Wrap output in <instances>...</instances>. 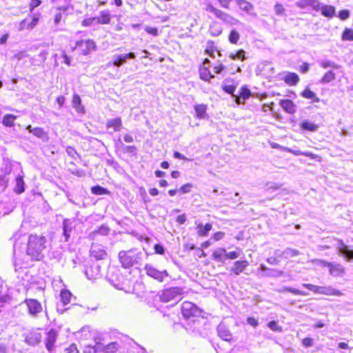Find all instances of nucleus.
<instances>
[{
    "mask_svg": "<svg viewBox=\"0 0 353 353\" xmlns=\"http://www.w3.org/2000/svg\"><path fill=\"white\" fill-rule=\"evenodd\" d=\"M302 286L316 294L338 296L343 295L341 291L332 286H318L310 283H303Z\"/></svg>",
    "mask_w": 353,
    "mask_h": 353,
    "instance_id": "4",
    "label": "nucleus"
},
{
    "mask_svg": "<svg viewBox=\"0 0 353 353\" xmlns=\"http://www.w3.org/2000/svg\"><path fill=\"white\" fill-rule=\"evenodd\" d=\"M71 296L72 294L68 290H62L61 292L60 296L63 305L70 303Z\"/></svg>",
    "mask_w": 353,
    "mask_h": 353,
    "instance_id": "47",
    "label": "nucleus"
},
{
    "mask_svg": "<svg viewBox=\"0 0 353 353\" xmlns=\"http://www.w3.org/2000/svg\"><path fill=\"white\" fill-rule=\"evenodd\" d=\"M65 150H66L67 154L70 157H72L74 159H77V157L78 156V153H77V152L76 151V150L73 147L68 146L66 148Z\"/></svg>",
    "mask_w": 353,
    "mask_h": 353,
    "instance_id": "62",
    "label": "nucleus"
},
{
    "mask_svg": "<svg viewBox=\"0 0 353 353\" xmlns=\"http://www.w3.org/2000/svg\"><path fill=\"white\" fill-rule=\"evenodd\" d=\"M96 48L95 43L90 39L81 40L76 42L74 50H77L83 55L90 54Z\"/></svg>",
    "mask_w": 353,
    "mask_h": 353,
    "instance_id": "7",
    "label": "nucleus"
},
{
    "mask_svg": "<svg viewBox=\"0 0 353 353\" xmlns=\"http://www.w3.org/2000/svg\"><path fill=\"white\" fill-rule=\"evenodd\" d=\"M301 96L306 99H313L315 102L320 101L319 98L316 96V94L308 88L302 92Z\"/></svg>",
    "mask_w": 353,
    "mask_h": 353,
    "instance_id": "42",
    "label": "nucleus"
},
{
    "mask_svg": "<svg viewBox=\"0 0 353 353\" xmlns=\"http://www.w3.org/2000/svg\"><path fill=\"white\" fill-rule=\"evenodd\" d=\"M39 21V16L34 14L32 16V20L28 21L27 19L21 21L19 23V30H23L25 28L32 29L34 28Z\"/></svg>",
    "mask_w": 353,
    "mask_h": 353,
    "instance_id": "22",
    "label": "nucleus"
},
{
    "mask_svg": "<svg viewBox=\"0 0 353 353\" xmlns=\"http://www.w3.org/2000/svg\"><path fill=\"white\" fill-rule=\"evenodd\" d=\"M336 78L335 74L332 71L327 72L323 77L321 78L320 82L323 84L328 83Z\"/></svg>",
    "mask_w": 353,
    "mask_h": 353,
    "instance_id": "43",
    "label": "nucleus"
},
{
    "mask_svg": "<svg viewBox=\"0 0 353 353\" xmlns=\"http://www.w3.org/2000/svg\"><path fill=\"white\" fill-rule=\"evenodd\" d=\"M16 119V116L11 114H7L4 116L2 120V123L6 127H12L14 125V122Z\"/></svg>",
    "mask_w": 353,
    "mask_h": 353,
    "instance_id": "41",
    "label": "nucleus"
},
{
    "mask_svg": "<svg viewBox=\"0 0 353 353\" xmlns=\"http://www.w3.org/2000/svg\"><path fill=\"white\" fill-rule=\"evenodd\" d=\"M194 110L198 118L204 119L206 114L207 105L204 104L196 105Z\"/></svg>",
    "mask_w": 353,
    "mask_h": 353,
    "instance_id": "38",
    "label": "nucleus"
},
{
    "mask_svg": "<svg viewBox=\"0 0 353 353\" xmlns=\"http://www.w3.org/2000/svg\"><path fill=\"white\" fill-rule=\"evenodd\" d=\"M106 128H112L113 132H119L121 130L122 128V121L120 117H117L114 119H111L108 120L106 123Z\"/></svg>",
    "mask_w": 353,
    "mask_h": 353,
    "instance_id": "26",
    "label": "nucleus"
},
{
    "mask_svg": "<svg viewBox=\"0 0 353 353\" xmlns=\"http://www.w3.org/2000/svg\"><path fill=\"white\" fill-rule=\"evenodd\" d=\"M136 54L134 52H130L124 54H115L112 57V64L116 67H120L125 63L127 59H135Z\"/></svg>",
    "mask_w": 353,
    "mask_h": 353,
    "instance_id": "17",
    "label": "nucleus"
},
{
    "mask_svg": "<svg viewBox=\"0 0 353 353\" xmlns=\"http://www.w3.org/2000/svg\"><path fill=\"white\" fill-rule=\"evenodd\" d=\"M96 23L100 24H108L110 22L111 17L109 10L100 12L99 15L95 17Z\"/></svg>",
    "mask_w": 353,
    "mask_h": 353,
    "instance_id": "29",
    "label": "nucleus"
},
{
    "mask_svg": "<svg viewBox=\"0 0 353 353\" xmlns=\"http://www.w3.org/2000/svg\"><path fill=\"white\" fill-rule=\"evenodd\" d=\"M280 105L289 114H294L296 112V105L290 99H282L280 101Z\"/></svg>",
    "mask_w": 353,
    "mask_h": 353,
    "instance_id": "27",
    "label": "nucleus"
},
{
    "mask_svg": "<svg viewBox=\"0 0 353 353\" xmlns=\"http://www.w3.org/2000/svg\"><path fill=\"white\" fill-rule=\"evenodd\" d=\"M240 35L239 32L236 30H232L229 34V41L231 43L236 44L239 39Z\"/></svg>",
    "mask_w": 353,
    "mask_h": 353,
    "instance_id": "49",
    "label": "nucleus"
},
{
    "mask_svg": "<svg viewBox=\"0 0 353 353\" xmlns=\"http://www.w3.org/2000/svg\"><path fill=\"white\" fill-rule=\"evenodd\" d=\"M51 2L57 10L66 12L70 6L71 0H51Z\"/></svg>",
    "mask_w": 353,
    "mask_h": 353,
    "instance_id": "28",
    "label": "nucleus"
},
{
    "mask_svg": "<svg viewBox=\"0 0 353 353\" xmlns=\"http://www.w3.org/2000/svg\"><path fill=\"white\" fill-rule=\"evenodd\" d=\"M284 81L290 85H295L299 81V76L294 72H288L283 77Z\"/></svg>",
    "mask_w": 353,
    "mask_h": 353,
    "instance_id": "32",
    "label": "nucleus"
},
{
    "mask_svg": "<svg viewBox=\"0 0 353 353\" xmlns=\"http://www.w3.org/2000/svg\"><path fill=\"white\" fill-rule=\"evenodd\" d=\"M46 239L42 235L30 234L26 246V254L34 261L44 258L43 251L46 248Z\"/></svg>",
    "mask_w": 353,
    "mask_h": 353,
    "instance_id": "1",
    "label": "nucleus"
},
{
    "mask_svg": "<svg viewBox=\"0 0 353 353\" xmlns=\"http://www.w3.org/2000/svg\"><path fill=\"white\" fill-rule=\"evenodd\" d=\"M214 14L219 19L224 21H227L228 19L229 18V15L228 13L226 12H223L222 10H219V9H216Z\"/></svg>",
    "mask_w": 353,
    "mask_h": 353,
    "instance_id": "59",
    "label": "nucleus"
},
{
    "mask_svg": "<svg viewBox=\"0 0 353 353\" xmlns=\"http://www.w3.org/2000/svg\"><path fill=\"white\" fill-rule=\"evenodd\" d=\"M90 256L96 260H103L107 256V252L103 245L93 243L90 248Z\"/></svg>",
    "mask_w": 353,
    "mask_h": 353,
    "instance_id": "15",
    "label": "nucleus"
},
{
    "mask_svg": "<svg viewBox=\"0 0 353 353\" xmlns=\"http://www.w3.org/2000/svg\"><path fill=\"white\" fill-rule=\"evenodd\" d=\"M235 1L241 10L254 17L256 16V14L253 12L254 6L251 3L245 0H236Z\"/></svg>",
    "mask_w": 353,
    "mask_h": 353,
    "instance_id": "23",
    "label": "nucleus"
},
{
    "mask_svg": "<svg viewBox=\"0 0 353 353\" xmlns=\"http://www.w3.org/2000/svg\"><path fill=\"white\" fill-rule=\"evenodd\" d=\"M295 5L301 8L305 9L307 7H311L313 10H315L316 6H319L318 0H298L296 1Z\"/></svg>",
    "mask_w": 353,
    "mask_h": 353,
    "instance_id": "25",
    "label": "nucleus"
},
{
    "mask_svg": "<svg viewBox=\"0 0 353 353\" xmlns=\"http://www.w3.org/2000/svg\"><path fill=\"white\" fill-rule=\"evenodd\" d=\"M301 128L304 130L315 132L319 129V125L309 121H304L301 123Z\"/></svg>",
    "mask_w": 353,
    "mask_h": 353,
    "instance_id": "37",
    "label": "nucleus"
},
{
    "mask_svg": "<svg viewBox=\"0 0 353 353\" xmlns=\"http://www.w3.org/2000/svg\"><path fill=\"white\" fill-rule=\"evenodd\" d=\"M144 270L147 276L155 279L156 281L162 283L170 275L167 270H159L153 265L146 263L144 267Z\"/></svg>",
    "mask_w": 353,
    "mask_h": 353,
    "instance_id": "6",
    "label": "nucleus"
},
{
    "mask_svg": "<svg viewBox=\"0 0 353 353\" xmlns=\"http://www.w3.org/2000/svg\"><path fill=\"white\" fill-rule=\"evenodd\" d=\"M192 183H186L183 185H182L179 189V192L181 194H187L190 192L192 188Z\"/></svg>",
    "mask_w": 353,
    "mask_h": 353,
    "instance_id": "60",
    "label": "nucleus"
},
{
    "mask_svg": "<svg viewBox=\"0 0 353 353\" xmlns=\"http://www.w3.org/2000/svg\"><path fill=\"white\" fill-rule=\"evenodd\" d=\"M249 265V263L246 260L236 261L234 263L233 266L230 268V271L235 275L238 276L243 272L245 269Z\"/></svg>",
    "mask_w": 353,
    "mask_h": 353,
    "instance_id": "21",
    "label": "nucleus"
},
{
    "mask_svg": "<svg viewBox=\"0 0 353 353\" xmlns=\"http://www.w3.org/2000/svg\"><path fill=\"white\" fill-rule=\"evenodd\" d=\"M85 274L90 280L99 278L101 276V265L97 262H92L86 267Z\"/></svg>",
    "mask_w": 353,
    "mask_h": 353,
    "instance_id": "11",
    "label": "nucleus"
},
{
    "mask_svg": "<svg viewBox=\"0 0 353 353\" xmlns=\"http://www.w3.org/2000/svg\"><path fill=\"white\" fill-rule=\"evenodd\" d=\"M41 333L39 330H34L28 332L25 336V342L32 346L37 345L41 342Z\"/></svg>",
    "mask_w": 353,
    "mask_h": 353,
    "instance_id": "13",
    "label": "nucleus"
},
{
    "mask_svg": "<svg viewBox=\"0 0 353 353\" xmlns=\"http://www.w3.org/2000/svg\"><path fill=\"white\" fill-rule=\"evenodd\" d=\"M200 77L201 79L204 81H209L210 79L214 77V76L211 74L210 72L205 68L200 70Z\"/></svg>",
    "mask_w": 353,
    "mask_h": 353,
    "instance_id": "51",
    "label": "nucleus"
},
{
    "mask_svg": "<svg viewBox=\"0 0 353 353\" xmlns=\"http://www.w3.org/2000/svg\"><path fill=\"white\" fill-rule=\"evenodd\" d=\"M32 134L35 137L42 139L43 141H48V136L47 132L44 131V130L41 128L37 127L34 128L32 130Z\"/></svg>",
    "mask_w": 353,
    "mask_h": 353,
    "instance_id": "34",
    "label": "nucleus"
},
{
    "mask_svg": "<svg viewBox=\"0 0 353 353\" xmlns=\"http://www.w3.org/2000/svg\"><path fill=\"white\" fill-rule=\"evenodd\" d=\"M24 303L28 307V314L32 317H37L43 310L41 303L37 299H26Z\"/></svg>",
    "mask_w": 353,
    "mask_h": 353,
    "instance_id": "9",
    "label": "nucleus"
},
{
    "mask_svg": "<svg viewBox=\"0 0 353 353\" xmlns=\"http://www.w3.org/2000/svg\"><path fill=\"white\" fill-rule=\"evenodd\" d=\"M230 81H232V79H225L223 82L222 88L224 90V92H225L228 94H232L233 96L234 92L236 89V85H232V84H231V85L227 84L228 82H230Z\"/></svg>",
    "mask_w": 353,
    "mask_h": 353,
    "instance_id": "40",
    "label": "nucleus"
},
{
    "mask_svg": "<svg viewBox=\"0 0 353 353\" xmlns=\"http://www.w3.org/2000/svg\"><path fill=\"white\" fill-rule=\"evenodd\" d=\"M286 150L292 152V154H295V155H303V156H305V157H310L311 159H315L316 157V155L313 154V153H311L310 152H302L301 150H295V151H293L290 149H286Z\"/></svg>",
    "mask_w": 353,
    "mask_h": 353,
    "instance_id": "52",
    "label": "nucleus"
},
{
    "mask_svg": "<svg viewBox=\"0 0 353 353\" xmlns=\"http://www.w3.org/2000/svg\"><path fill=\"white\" fill-rule=\"evenodd\" d=\"M26 236L23 235L20 230L16 232L10 240L13 241V250H14V255H16V251L18 248H19V245L21 244V242L23 241H25Z\"/></svg>",
    "mask_w": 353,
    "mask_h": 353,
    "instance_id": "24",
    "label": "nucleus"
},
{
    "mask_svg": "<svg viewBox=\"0 0 353 353\" xmlns=\"http://www.w3.org/2000/svg\"><path fill=\"white\" fill-rule=\"evenodd\" d=\"M110 232V229L108 227H107L105 225H101L98 230H94L92 232L89 234V239L90 240H94L97 239V236L99 234L103 235V236H107Z\"/></svg>",
    "mask_w": 353,
    "mask_h": 353,
    "instance_id": "31",
    "label": "nucleus"
},
{
    "mask_svg": "<svg viewBox=\"0 0 353 353\" xmlns=\"http://www.w3.org/2000/svg\"><path fill=\"white\" fill-rule=\"evenodd\" d=\"M316 11H321V14L327 18H332L336 15L335 7L330 5H324L319 1V6L315 8Z\"/></svg>",
    "mask_w": 353,
    "mask_h": 353,
    "instance_id": "16",
    "label": "nucleus"
},
{
    "mask_svg": "<svg viewBox=\"0 0 353 353\" xmlns=\"http://www.w3.org/2000/svg\"><path fill=\"white\" fill-rule=\"evenodd\" d=\"M25 183L23 181V176H17L16 177V185L14 188V192H16L18 194H21L24 192L25 190Z\"/></svg>",
    "mask_w": 353,
    "mask_h": 353,
    "instance_id": "39",
    "label": "nucleus"
},
{
    "mask_svg": "<svg viewBox=\"0 0 353 353\" xmlns=\"http://www.w3.org/2000/svg\"><path fill=\"white\" fill-rule=\"evenodd\" d=\"M350 12L348 10H342L339 12L338 17L343 21L347 19L350 17Z\"/></svg>",
    "mask_w": 353,
    "mask_h": 353,
    "instance_id": "64",
    "label": "nucleus"
},
{
    "mask_svg": "<svg viewBox=\"0 0 353 353\" xmlns=\"http://www.w3.org/2000/svg\"><path fill=\"white\" fill-rule=\"evenodd\" d=\"M57 334L54 329H51L47 333L45 343L46 347L49 352H51L54 348V343L57 341Z\"/></svg>",
    "mask_w": 353,
    "mask_h": 353,
    "instance_id": "19",
    "label": "nucleus"
},
{
    "mask_svg": "<svg viewBox=\"0 0 353 353\" xmlns=\"http://www.w3.org/2000/svg\"><path fill=\"white\" fill-rule=\"evenodd\" d=\"M182 292L183 289L181 288H169L162 291L160 295V299L164 303L170 301L177 302L181 299Z\"/></svg>",
    "mask_w": 353,
    "mask_h": 353,
    "instance_id": "5",
    "label": "nucleus"
},
{
    "mask_svg": "<svg viewBox=\"0 0 353 353\" xmlns=\"http://www.w3.org/2000/svg\"><path fill=\"white\" fill-rule=\"evenodd\" d=\"M119 345L117 342H112L108 345H104L100 342L96 343L93 347L94 352H103L104 353H117L119 350Z\"/></svg>",
    "mask_w": 353,
    "mask_h": 353,
    "instance_id": "10",
    "label": "nucleus"
},
{
    "mask_svg": "<svg viewBox=\"0 0 353 353\" xmlns=\"http://www.w3.org/2000/svg\"><path fill=\"white\" fill-rule=\"evenodd\" d=\"M274 12L277 15H284L285 14V9L283 6L280 3H276L274 6Z\"/></svg>",
    "mask_w": 353,
    "mask_h": 353,
    "instance_id": "63",
    "label": "nucleus"
},
{
    "mask_svg": "<svg viewBox=\"0 0 353 353\" xmlns=\"http://www.w3.org/2000/svg\"><path fill=\"white\" fill-rule=\"evenodd\" d=\"M342 39L343 41H353V30L350 28H345L342 34Z\"/></svg>",
    "mask_w": 353,
    "mask_h": 353,
    "instance_id": "48",
    "label": "nucleus"
},
{
    "mask_svg": "<svg viewBox=\"0 0 353 353\" xmlns=\"http://www.w3.org/2000/svg\"><path fill=\"white\" fill-rule=\"evenodd\" d=\"M319 263L323 267H327L330 274L333 276H341L345 274L344 267L339 263L327 262L324 260H320Z\"/></svg>",
    "mask_w": 353,
    "mask_h": 353,
    "instance_id": "8",
    "label": "nucleus"
},
{
    "mask_svg": "<svg viewBox=\"0 0 353 353\" xmlns=\"http://www.w3.org/2000/svg\"><path fill=\"white\" fill-rule=\"evenodd\" d=\"M268 326L272 331H276L279 332L282 331V328L278 325L277 322L275 321H270L268 324Z\"/></svg>",
    "mask_w": 353,
    "mask_h": 353,
    "instance_id": "61",
    "label": "nucleus"
},
{
    "mask_svg": "<svg viewBox=\"0 0 353 353\" xmlns=\"http://www.w3.org/2000/svg\"><path fill=\"white\" fill-rule=\"evenodd\" d=\"M217 333L219 336L225 341H231L232 340V334L229 327L223 322L217 326Z\"/></svg>",
    "mask_w": 353,
    "mask_h": 353,
    "instance_id": "18",
    "label": "nucleus"
},
{
    "mask_svg": "<svg viewBox=\"0 0 353 353\" xmlns=\"http://www.w3.org/2000/svg\"><path fill=\"white\" fill-rule=\"evenodd\" d=\"M10 300V296L6 293L0 292V312L4 307L6 303H8Z\"/></svg>",
    "mask_w": 353,
    "mask_h": 353,
    "instance_id": "55",
    "label": "nucleus"
},
{
    "mask_svg": "<svg viewBox=\"0 0 353 353\" xmlns=\"http://www.w3.org/2000/svg\"><path fill=\"white\" fill-rule=\"evenodd\" d=\"M202 312L200 308L191 302H184L181 305V313L183 318L191 322H195L196 318L201 316Z\"/></svg>",
    "mask_w": 353,
    "mask_h": 353,
    "instance_id": "3",
    "label": "nucleus"
},
{
    "mask_svg": "<svg viewBox=\"0 0 353 353\" xmlns=\"http://www.w3.org/2000/svg\"><path fill=\"white\" fill-rule=\"evenodd\" d=\"M119 144L123 146V151L125 152L132 154V155L137 154V149L134 145H123L121 140H119Z\"/></svg>",
    "mask_w": 353,
    "mask_h": 353,
    "instance_id": "53",
    "label": "nucleus"
},
{
    "mask_svg": "<svg viewBox=\"0 0 353 353\" xmlns=\"http://www.w3.org/2000/svg\"><path fill=\"white\" fill-rule=\"evenodd\" d=\"M212 225L210 223H206L205 225L200 223L197 226L198 234L201 236H206L208 232L212 230Z\"/></svg>",
    "mask_w": 353,
    "mask_h": 353,
    "instance_id": "35",
    "label": "nucleus"
},
{
    "mask_svg": "<svg viewBox=\"0 0 353 353\" xmlns=\"http://www.w3.org/2000/svg\"><path fill=\"white\" fill-rule=\"evenodd\" d=\"M240 96L243 101L248 100L251 96V91L247 86L244 85L241 88Z\"/></svg>",
    "mask_w": 353,
    "mask_h": 353,
    "instance_id": "54",
    "label": "nucleus"
},
{
    "mask_svg": "<svg viewBox=\"0 0 353 353\" xmlns=\"http://www.w3.org/2000/svg\"><path fill=\"white\" fill-rule=\"evenodd\" d=\"M259 270L263 272L261 277L278 278L284 274V272L278 269L269 268L265 265L261 264Z\"/></svg>",
    "mask_w": 353,
    "mask_h": 353,
    "instance_id": "14",
    "label": "nucleus"
},
{
    "mask_svg": "<svg viewBox=\"0 0 353 353\" xmlns=\"http://www.w3.org/2000/svg\"><path fill=\"white\" fill-rule=\"evenodd\" d=\"M91 192L92 194L96 195H103L110 194V192L107 189L100 185L93 186L91 188Z\"/></svg>",
    "mask_w": 353,
    "mask_h": 353,
    "instance_id": "44",
    "label": "nucleus"
},
{
    "mask_svg": "<svg viewBox=\"0 0 353 353\" xmlns=\"http://www.w3.org/2000/svg\"><path fill=\"white\" fill-rule=\"evenodd\" d=\"M214 14L219 19L224 21H227L228 19L229 18V15L228 13L226 12H223L222 10H219V9H216Z\"/></svg>",
    "mask_w": 353,
    "mask_h": 353,
    "instance_id": "57",
    "label": "nucleus"
},
{
    "mask_svg": "<svg viewBox=\"0 0 353 353\" xmlns=\"http://www.w3.org/2000/svg\"><path fill=\"white\" fill-rule=\"evenodd\" d=\"M229 57L232 60L240 59L243 61L246 59L245 52L243 50H239L235 53H230Z\"/></svg>",
    "mask_w": 353,
    "mask_h": 353,
    "instance_id": "46",
    "label": "nucleus"
},
{
    "mask_svg": "<svg viewBox=\"0 0 353 353\" xmlns=\"http://www.w3.org/2000/svg\"><path fill=\"white\" fill-rule=\"evenodd\" d=\"M72 107L75 109L76 112L79 114H84L85 108L81 104V99L79 95L74 94L72 97Z\"/></svg>",
    "mask_w": 353,
    "mask_h": 353,
    "instance_id": "30",
    "label": "nucleus"
},
{
    "mask_svg": "<svg viewBox=\"0 0 353 353\" xmlns=\"http://www.w3.org/2000/svg\"><path fill=\"white\" fill-rule=\"evenodd\" d=\"M209 32L213 37L219 36L222 32L221 26L216 22H213L210 26Z\"/></svg>",
    "mask_w": 353,
    "mask_h": 353,
    "instance_id": "36",
    "label": "nucleus"
},
{
    "mask_svg": "<svg viewBox=\"0 0 353 353\" xmlns=\"http://www.w3.org/2000/svg\"><path fill=\"white\" fill-rule=\"evenodd\" d=\"M74 228V221L68 219H64L63 222V234L65 238V241L69 240Z\"/></svg>",
    "mask_w": 353,
    "mask_h": 353,
    "instance_id": "20",
    "label": "nucleus"
},
{
    "mask_svg": "<svg viewBox=\"0 0 353 353\" xmlns=\"http://www.w3.org/2000/svg\"><path fill=\"white\" fill-rule=\"evenodd\" d=\"M319 65L324 69L331 68L332 69H338L339 65L330 60H321L319 62Z\"/></svg>",
    "mask_w": 353,
    "mask_h": 353,
    "instance_id": "45",
    "label": "nucleus"
},
{
    "mask_svg": "<svg viewBox=\"0 0 353 353\" xmlns=\"http://www.w3.org/2000/svg\"><path fill=\"white\" fill-rule=\"evenodd\" d=\"M284 253H285V259H289L290 257H294V256H298L300 254L299 250L293 249V248H288L285 249Z\"/></svg>",
    "mask_w": 353,
    "mask_h": 353,
    "instance_id": "50",
    "label": "nucleus"
},
{
    "mask_svg": "<svg viewBox=\"0 0 353 353\" xmlns=\"http://www.w3.org/2000/svg\"><path fill=\"white\" fill-rule=\"evenodd\" d=\"M212 258L217 262L224 263L225 257V249L218 248L213 252Z\"/></svg>",
    "mask_w": 353,
    "mask_h": 353,
    "instance_id": "33",
    "label": "nucleus"
},
{
    "mask_svg": "<svg viewBox=\"0 0 353 353\" xmlns=\"http://www.w3.org/2000/svg\"><path fill=\"white\" fill-rule=\"evenodd\" d=\"M335 247L338 254L345 258L347 261H350L353 259V250H350L342 240H337Z\"/></svg>",
    "mask_w": 353,
    "mask_h": 353,
    "instance_id": "12",
    "label": "nucleus"
},
{
    "mask_svg": "<svg viewBox=\"0 0 353 353\" xmlns=\"http://www.w3.org/2000/svg\"><path fill=\"white\" fill-rule=\"evenodd\" d=\"M214 14L219 19L224 21H227L228 19L229 18V15L228 13L226 12H223L222 10H219V9H216Z\"/></svg>",
    "mask_w": 353,
    "mask_h": 353,
    "instance_id": "56",
    "label": "nucleus"
},
{
    "mask_svg": "<svg viewBox=\"0 0 353 353\" xmlns=\"http://www.w3.org/2000/svg\"><path fill=\"white\" fill-rule=\"evenodd\" d=\"M119 259L121 266L130 268L134 265H140L143 261V254L136 250L121 251L119 253Z\"/></svg>",
    "mask_w": 353,
    "mask_h": 353,
    "instance_id": "2",
    "label": "nucleus"
},
{
    "mask_svg": "<svg viewBox=\"0 0 353 353\" xmlns=\"http://www.w3.org/2000/svg\"><path fill=\"white\" fill-rule=\"evenodd\" d=\"M214 14L219 19L224 21H227L228 19L229 18V15L228 13L226 12H223L222 10H219V9H216Z\"/></svg>",
    "mask_w": 353,
    "mask_h": 353,
    "instance_id": "58",
    "label": "nucleus"
}]
</instances>
